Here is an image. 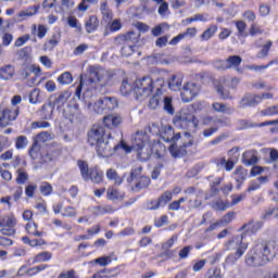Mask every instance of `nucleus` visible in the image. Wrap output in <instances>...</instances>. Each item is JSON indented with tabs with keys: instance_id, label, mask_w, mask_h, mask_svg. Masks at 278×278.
Returning a JSON list of instances; mask_svg holds the SVG:
<instances>
[{
	"instance_id": "obj_21",
	"label": "nucleus",
	"mask_w": 278,
	"mask_h": 278,
	"mask_svg": "<svg viewBox=\"0 0 278 278\" xmlns=\"http://www.w3.org/2000/svg\"><path fill=\"white\" fill-rule=\"evenodd\" d=\"M106 199L110 201H123L125 199V192H121L118 189L109 188L106 191Z\"/></svg>"
},
{
	"instance_id": "obj_44",
	"label": "nucleus",
	"mask_w": 278,
	"mask_h": 278,
	"mask_svg": "<svg viewBox=\"0 0 278 278\" xmlns=\"http://www.w3.org/2000/svg\"><path fill=\"white\" fill-rule=\"evenodd\" d=\"M51 257L52 254L50 252H41L34 257L33 264H38L40 262H49Z\"/></svg>"
},
{
	"instance_id": "obj_12",
	"label": "nucleus",
	"mask_w": 278,
	"mask_h": 278,
	"mask_svg": "<svg viewBox=\"0 0 278 278\" xmlns=\"http://www.w3.org/2000/svg\"><path fill=\"white\" fill-rule=\"evenodd\" d=\"M68 99H71V91L65 90L50 96V103L58 110H61L63 105H66Z\"/></svg>"
},
{
	"instance_id": "obj_35",
	"label": "nucleus",
	"mask_w": 278,
	"mask_h": 278,
	"mask_svg": "<svg viewBox=\"0 0 278 278\" xmlns=\"http://www.w3.org/2000/svg\"><path fill=\"white\" fill-rule=\"evenodd\" d=\"M29 103H42V96L40 94V89L35 88L29 93Z\"/></svg>"
},
{
	"instance_id": "obj_27",
	"label": "nucleus",
	"mask_w": 278,
	"mask_h": 278,
	"mask_svg": "<svg viewBox=\"0 0 278 278\" xmlns=\"http://www.w3.org/2000/svg\"><path fill=\"white\" fill-rule=\"evenodd\" d=\"M60 43V34L52 35L51 39L45 43L43 49L45 51H53L55 47Z\"/></svg>"
},
{
	"instance_id": "obj_31",
	"label": "nucleus",
	"mask_w": 278,
	"mask_h": 278,
	"mask_svg": "<svg viewBox=\"0 0 278 278\" xmlns=\"http://www.w3.org/2000/svg\"><path fill=\"white\" fill-rule=\"evenodd\" d=\"M88 179H90L92 184H101L103 181V172L90 169Z\"/></svg>"
},
{
	"instance_id": "obj_11",
	"label": "nucleus",
	"mask_w": 278,
	"mask_h": 278,
	"mask_svg": "<svg viewBox=\"0 0 278 278\" xmlns=\"http://www.w3.org/2000/svg\"><path fill=\"white\" fill-rule=\"evenodd\" d=\"M18 108L0 110V127H8L18 116Z\"/></svg>"
},
{
	"instance_id": "obj_47",
	"label": "nucleus",
	"mask_w": 278,
	"mask_h": 278,
	"mask_svg": "<svg viewBox=\"0 0 278 278\" xmlns=\"http://www.w3.org/2000/svg\"><path fill=\"white\" fill-rule=\"evenodd\" d=\"M226 62L228 63L229 65V68L231 67H237V66H240V64H242V56L240 55H230Z\"/></svg>"
},
{
	"instance_id": "obj_17",
	"label": "nucleus",
	"mask_w": 278,
	"mask_h": 278,
	"mask_svg": "<svg viewBox=\"0 0 278 278\" xmlns=\"http://www.w3.org/2000/svg\"><path fill=\"white\" fill-rule=\"evenodd\" d=\"M15 68L12 64H7L0 67V79L4 81H10L14 77Z\"/></svg>"
},
{
	"instance_id": "obj_26",
	"label": "nucleus",
	"mask_w": 278,
	"mask_h": 278,
	"mask_svg": "<svg viewBox=\"0 0 278 278\" xmlns=\"http://www.w3.org/2000/svg\"><path fill=\"white\" fill-rule=\"evenodd\" d=\"M77 166L80 170L81 177L85 181H88V177L90 175V168L88 167V162L78 160L77 161Z\"/></svg>"
},
{
	"instance_id": "obj_50",
	"label": "nucleus",
	"mask_w": 278,
	"mask_h": 278,
	"mask_svg": "<svg viewBox=\"0 0 278 278\" xmlns=\"http://www.w3.org/2000/svg\"><path fill=\"white\" fill-rule=\"evenodd\" d=\"M27 179H29V175H27V172L23 170L22 168L17 169L16 184L23 186L25 181H27Z\"/></svg>"
},
{
	"instance_id": "obj_25",
	"label": "nucleus",
	"mask_w": 278,
	"mask_h": 278,
	"mask_svg": "<svg viewBox=\"0 0 278 278\" xmlns=\"http://www.w3.org/2000/svg\"><path fill=\"white\" fill-rule=\"evenodd\" d=\"M162 103L164 112L173 116V114H175V108L173 106V98L168 96H163Z\"/></svg>"
},
{
	"instance_id": "obj_59",
	"label": "nucleus",
	"mask_w": 278,
	"mask_h": 278,
	"mask_svg": "<svg viewBox=\"0 0 278 278\" xmlns=\"http://www.w3.org/2000/svg\"><path fill=\"white\" fill-rule=\"evenodd\" d=\"M162 168H164L163 163H157L155 165V167L153 168L152 174H151L152 179H157V177H160V175L162 173Z\"/></svg>"
},
{
	"instance_id": "obj_36",
	"label": "nucleus",
	"mask_w": 278,
	"mask_h": 278,
	"mask_svg": "<svg viewBox=\"0 0 278 278\" xmlns=\"http://www.w3.org/2000/svg\"><path fill=\"white\" fill-rule=\"evenodd\" d=\"M102 99H104V104L106 106L108 112L118 108V100H116V98H114V97H103Z\"/></svg>"
},
{
	"instance_id": "obj_55",
	"label": "nucleus",
	"mask_w": 278,
	"mask_h": 278,
	"mask_svg": "<svg viewBox=\"0 0 278 278\" xmlns=\"http://www.w3.org/2000/svg\"><path fill=\"white\" fill-rule=\"evenodd\" d=\"M233 212L226 213L223 218L219 220V225L225 227V225H229L233 220Z\"/></svg>"
},
{
	"instance_id": "obj_54",
	"label": "nucleus",
	"mask_w": 278,
	"mask_h": 278,
	"mask_svg": "<svg viewBox=\"0 0 278 278\" xmlns=\"http://www.w3.org/2000/svg\"><path fill=\"white\" fill-rule=\"evenodd\" d=\"M39 190H40L41 194H43V197H49V194H51L53 192V187L49 182H43L40 186Z\"/></svg>"
},
{
	"instance_id": "obj_19",
	"label": "nucleus",
	"mask_w": 278,
	"mask_h": 278,
	"mask_svg": "<svg viewBox=\"0 0 278 278\" xmlns=\"http://www.w3.org/2000/svg\"><path fill=\"white\" fill-rule=\"evenodd\" d=\"M85 29L87 34H92V31H97L99 29V17L97 15H91L89 20L85 23Z\"/></svg>"
},
{
	"instance_id": "obj_9",
	"label": "nucleus",
	"mask_w": 278,
	"mask_h": 278,
	"mask_svg": "<svg viewBox=\"0 0 278 278\" xmlns=\"http://www.w3.org/2000/svg\"><path fill=\"white\" fill-rule=\"evenodd\" d=\"M199 92H201V85L197 83H187L182 87L180 97L184 103H190V101H192L194 97L199 96Z\"/></svg>"
},
{
	"instance_id": "obj_24",
	"label": "nucleus",
	"mask_w": 278,
	"mask_h": 278,
	"mask_svg": "<svg viewBox=\"0 0 278 278\" xmlns=\"http://www.w3.org/2000/svg\"><path fill=\"white\" fill-rule=\"evenodd\" d=\"M170 201H173V192L167 190L159 197L156 207H164Z\"/></svg>"
},
{
	"instance_id": "obj_33",
	"label": "nucleus",
	"mask_w": 278,
	"mask_h": 278,
	"mask_svg": "<svg viewBox=\"0 0 278 278\" xmlns=\"http://www.w3.org/2000/svg\"><path fill=\"white\" fill-rule=\"evenodd\" d=\"M55 106L51 104V101L48 104H43L41 106L42 116L43 118H46V121H49V118H51Z\"/></svg>"
},
{
	"instance_id": "obj_52",
	"label": "nucleus",
	"mask_w": 278,
	"mask_h": 278,
	"mask_svg": "<svg viewBox=\"0 0 278 278\" xmlns=\"http://www.w3.org/2000/svg\"><path fill=\"white\" fill-rule=\"evenodd\" d=\"M251 86L255 90H264V88L267 89V90H273V87L266 85V81H264V80L253 81V83H251Z\"/></svg>"
},
{
	"instance_id": "obj_39",
	"label": "nucleus",
	"mask_w": 278,
	"mask_h": 278,
	"mask_svg": "<svg viewBox=\"0 0 278 278\" xmlns=\"http://www.w3.org/2000/svg\"><path fill=\"white\" fill-rule=\"evenodd\" d=\"M100 10L103 15V21H112V11L108 7V0L101 3Z\"/></svg>"
},
{
	"instance_id": "obj_34",
	"label": "nucleus",
	"mask_w": 278,
	"mask_h": 278,
	"mask_svg": "<svg viewBox=\"0 0 278 278\" xmlns=\"http://www.w3.org/2000/svg\"><path fill=\"white\" fill-rule=\"evenodd\" d=\"M247 175H249V172L243 167H238L235 172V179L237 184H242L244 179H247Z\"/></svg>"
},
{
	"instance_id": "obj_62",
	"label": "nucleus",
	"mask_w": 278,
	"mask_h": 278,
	"mask_svg": "<svg viewBox=\"0 0 278 278\" xmlns=\"http://www.w3.org/2000/svg\"><path fill=\"white\" fill-rule=\"evenodd\" d=\"M15 147L16 149H25V147H27V137L25 136L17 137Z\"/></svg>"
},
{
	"instance_id": "obj_1",
	"label": "nucleus",
	"mask_w": 278,
	"mask_h": 278,
	"mask_svg": "<svg viewBox=\"0 0 278 278\" xmlns=\"http://www.w3.org/2000/svg\"><path fill=\"white\" fill-rule=\"evenodd\" d=\"M264 227V223L262 222H250L248 224H244L240 231H244L240 236L233 237L230 239L227 243V250L231 251V245H236V252L233 254H229L226 258L227 264H235L242 257L245 253V251L249 249V243L244 242V238H247V233H257L260 229Z\"/></svg>"
},
{
	"instance_id": "obj_10",
	"label": "nucleus",
	"mask_w": 278,
	"mask_h": 278,
	"mask_svg": "<svg viewBox=\"0 0 278 278\" xmlns=\"http://www.w3.org/2000/svg\"><path fill=\"white\" fill-rule=\"evenodd\" d=\"M244 262L250 267H260L266 264L264 256L260 254L255 247L252 249L250 253H248L244 257Z\"/></svg>"
},
{
	"instance_id": "obj_48",
	"label": "nucleus",
	"mask_w": 278,
	"mask_h": 278,
	"mask_svg": "<svg viewBox=\"0 0 278 278\" xmlns=\"http://www.w3.org/2000/svg\"><path fill=\"white\" fill-rule=\"evenodd\" d=\"M238 125H239V129L240 130H242V129H251L253 127H258L257 123H253V122H251L249 119H239Z\"/></svg>"
},
{
	"instance_id": "obj_32",
	"label": "nucleus",
	"mask_w": 278,
	"mask_h": 278,
	"mask_svg": "<svg viewBox=\"0 0 278 278\" xmlns=\"http://www.w3.org/2000/svg\"><path fill=\"white\" fill-rule=\"evenodd\" d=\"M273 47V41L268 40L265 45L262 46L261 51L256 54L258 60H264V58H268V53Z\"/></svg>"
},
{
	"instance_id": "obj_38",
	"label": "nucleus",
	"mask_w": 278,
	"mask_h": 278,
	"mask_svg": "<svg viewBox=\"0 0 278 278\" xmlns=\"http://www.w3.org/2000/svg\"><path fill=\"white\" fill-rule=\"evenodd\" d=\"M0 227H9V228L16 227V218L14 216H7L3 218H0Z\"/></svg>"
},
{
	"instance_id": "obj_23",
	"label": "nucleus",
	"mask_w": 278,
	"mask_h": 278,
	"mask_svg": "<svg viewBox=\"0 0 278 278\" xmlns=\"http://www.w3.org/2000/svg\"><path fill=\"white\" fill-rule=\"evenodd\" d=\"M151 185V178L147 176H137V182L135 185L136 192H140V190H144L148 186Z\"/></svg>"
},
{
	"instance_id": "obj_61",
	"label": "nucleus",
	"mask_w": 278,
	"mask_h": 278,
	"mask_svg": "<svg viewBox=\"0 0 278 278\" xmlns=\"http://www.w3.org/2000/svg\"><path fill=\"white\" fill-rule=\"evenodd\" d=\"M67 24L70 25V27H74L75 29H78L79 31H81V24H78L77 17L70 16L67 18Z\"/></svg>"
},
{
	"instance_id": "obj_46",
	"label": "nucleus",
	"mask_w": 278,
	"mask_h": 278,
	"mask_svg": "<svg viewBox=\"0 0 278 278\" xmlns=\"http://www.w3.org/2000/svg\"><path fill=\"white\" fill-rule=\"evenodd\" d=\"M46 268H49V265L47 264L38 265L36 267H31L27 269L26 275L28 277H34V275H38V273H42V270H45Z\"/></svg>"
},
{
	"instance_id": "obj_29",
	"label": "nucleus",
	"mask_w": 278,
	"mask_h": 278,
	"mask_svg": "<svg viewBox=\"0 0 278 278\" xmlns=\"http://www.w3.org/2000/svg\"><path fill=\"white\" fill-rule=\"evenodd\" d=\"M93 112H96V114H108V106L105 105V100L103 98H100L93 104Z\"/></svg>"
},
{
	"instance_id": "obj_20",
	"label": "nucleus",
	"mask_w": 278,
	"mask_h": 278,
	"mask_svg": "<svg viewBox=\"0 0 278 278\" xmlns=\"http://www.w3.org/2000/svg\"><path fill=\"white\" fill-rule=\"evenodd\" d=\"M163 99H164V96H162V89L156 90L155 94L150 99L148 106L150 108V110H157Z\"/></svg>"
},
{
	"instance_id": "obj_14",
	"label": "nucleus",
	"mask_w": 278,
	"mask_h": 278,
	"mask_svg": "<svg viewBox=\"0 0 278 278\" xmlns=\"http://www.w3.org/2000/svg\"><path fill=\"white\" fill-rule=\"evenodd\" d=\"M194 144V141L189 140L188 142H184L180 146H177V143H174L169 147V153L172 157H185V155H188V149L189 147H192Z\"/></svg>"
},
{
	"instance_id": "obj_15",
	"label": "nucleus",
	"mask_w": 278,
	"mask_h": 278,
	"mask_svg": "<svg viewBox=\"0 0 278 278\" xmlns=\"http://www.w3.org/2000/svg\"><path fill=\"white\" fill-rule=\"evenodd\" d=\"M262 98L260 94L247 93L239 102L240 108H255L260 105Z\"/></svg>"
},
{
	"instance_id": "obj_53",
	"label": "nucleus",
	"mask_w": 278,
	"mask_h": 278,
	"mask_svg": "<svg viewBox=\"0 0 278 278\" xmlns=\"http://www.w3.org/2000/svg\"><path fill=\"white\" fill-rule=\"evenodd\" d=\"M217 90V94H219L220 99H231V93L229 92V90L225 89V87H223V85H218L216 87Z\"/></svg>"
},
{
	"instance_id": "obj_28",
	"label": "nucleus",
	"mask_w": 278,
	"mask_h": 278,
	"mask_svg": "<svg viewBox=\"0 0 278 278\" xmlns=\"http://www.w3.org/2000/svg\"><path fill=\"white\" fill-rule=\"evenodd\" d=\"M242 161L245 166H253L257 162V155L251 151H245L242 155Z\"/></svg>"
},
{
	"instance_id": "obj_43",
	"label": "nucleus",
	"mask_w": 278,
	"mask_h": 278,
	"mask_svg": "<svg viewBox=\"0 0 278 278\" xmlns=\"http://www.w3.org/2000/svg\"><path fill=\"white\" fill-rule=\"evenodd\" d=\"M125 37L127 42H132V45H136L140 40V31L130 30L125 35Z\"/></svg>"
},
{
	"instance_id": "obj_58",
	"label": "nucleus",
	"mask_w": 278,
	"mask_h": 278,
	"mask_svg": "<svg viewBox=\"0 0 278 278\" xmlns=\"http://www.w3.org/2000/svg\"><path fill=\"white\" fill-rule=\"evenodd\" d=\"M121 53L124 58H129V55L134 53V46L131 45L123 46L121 49Z\"/></svg>"
},
{
	"instance_id": "obj_7",
	"label": "nucleus",
	"mask_w": 278,
	"mask_h": 278,
	"mask_svg": "<svg viewBox=\"0 0 278 278\" xmlns=\"http://www.w3.org/2000/svg\"><path fill=\"white\" fill-rule=\"evenodd\" d=\"M254 248L265 262H270L277 255V242L275 241H262L256 243Z\"/></svg>"
},
{
	"instance_id": "obj_49",
	"label": "nucleus",
	"mask_w": 278,
	"mask_h": 278,
	"mask_svg": "<svg viewBox=\"0 0 278 278\" xmlns=\"http://www.w3.org/2000/svg\"><path fill=\"white\" fill-rule=\"evenodd\" d=\"M217 30H218V26L212 25L210 28H207V29L201 35V39H202V40H210V38H212V36H214V34H216Z\"/></svg>"
},
{
	"instance_id": "obj_3",
	"label": "nucleus",
	"mask_w": 278,
	"mask_h": 278,
	"mask_svg": "<svg viewBox=\"0 0 278 278\" xmlns=\"http://www.w3.org/2000/svg\"><path fill=\"white\" fill-rule=\"evenodd\" d=\"M131 149L137 152V156L141 162H147L151 159V146H149V136L147 132H136L132 138Z\"/></svg>"
},
{
	"instance_id": "obj_40",
	"label": "nucleus",
	"mask_w": 278,
	"mask_h": 278,
	"mask_svg": "<svg viewBox=\"0 0 278 278\" xmlns=\"http://www.w3.org/2000/svg\"><path fill=\"white\" fill-rule=\"evenodd\" d=\"M58 81L61 86H68V84H73V75L70 72H65L58 77Z\"/></svg>"
},
{
	"instance_id": "obj_8",
	"label": "nucleus",
	"mask_w": 278,
	"mask_h": 278,
	"mask_svg": "<svg viewBox=\"0 0 278 278\" xmlns=\"http://www.w3.org/2000/svg\"><path fill=\"white\" fill-rule=\"evenodd\" d=\"M87 136V142L90 144V147H94L108 138V132L105 131V127L93 125L92 128L88 131Z\"/></svg>"
},
{
	"instance_id": "obj_18",
	"label": "nucleus",
	"mask_w": 278,
	"mask_h": 278,
	"mask_svg": "<svg viewBox=\"0 0 278 278\" xmlns=\"http://www.w3.org/2000/svg\"><path fill=\"white\" fill-rule=\"evenodd\" d=\"M181 84H184V76L182 75H173L172 78L168 80V87L174 92L177 90H181Z\"/></svg>"
},
{
	"instance_id": "obj_13",
	"label": "nucleus",
	"mask_w": 278,
	"mask_h": 278,
	"mask_svg": "<svg viewBox=\"0 0 278 278\" xmlns=\"http://www.w3.org/2000/svg\"><path fill=\"white\" fill-rule=\"evenodd\" d=\"M46 140H49V132L42 131L37 135L36 140L34 141L31 148L28 151L31 160L38 159V153L40 151V144L38 142H46Z\"/></svg>"
},
{
	"instance_id": "obj_60",
	"label": "nucleus",
	"mask_w": 278,
	"mask_h": 278,
	"mask_svg": "<svg viewBox=\"0 0 278 278\" xmlns=\"http://www.w3.org/2000/svg\"><path fill=\"white\" fill-rule=\"evenodd\" d=\"M29 53H31V47H25L17 52V55L21 60H27V58H29Z\"/></svg>"
},
{
	"instance_id": "obj_57",
	"label": "nucleus",
	"mask_w": 278,
	"mask_h": 278,
	"mask_svg": "<svg viewBox=\"0 0 278 278\" xmlns=\"http://www.w3.org/2000/svg\"><path fill=\"white\" fill-rule=\"evenodd\" d=\"M94 264H99V266H108V264H112L111 256H101L94 260Z\"/></svg>"
},
{
	"instance_id": "obj_63",
	"label": "nucleus",
	"mask_w": 278,
	"mask_h": 278,
	"mask_svg": "<svg viewBox=\"0 0 278 278\" xmlns=\"http://www.w3.org/2000/svg\"><path fill=\"white\" fill-rule=\"evenodd\" d=\"M29 38H31V36H29V34H26V35L17 38L14 42V47H23V45H25V42H27L29 40Z\"/></svg>"
},
{
	"instance_id": "obj_2",
	"label": "nucleus",
	"mask_w": 278,
	"mask_h": 278,
	"mask_svg": "<svg viewBox=\"0 0 278 278\" xmlns=\"http://www.w3.org/2000/svg\"><path fill=\"white\" fill-rule=\"evenodd\" d=\"M164 84V78L153 80L151 76H143L142 78L135 80L134 94H136V99H140V97H149L153 90H162Z\"/></svg>"
},
{
	"instance_id": "obj_5",
	"label": "nucleus",
	"mask_w": 278,
	"mask_h": 278,
	"mask_svg": "<svg viewBox=\"0 0 278 278\" xmlns=\"http://www.w3.org/2000/svg\"><path fill=\"white\" fill-rule=\"evenodd\" d=\"M94 147L100 157H110V155L114 154V151L121 149L118 143H113L112 132H108L106 138L96 143Z\"/></svg>"
},
{
	"instance_id": "obj_16",
	"label": "nucleus",
	"mask_w": 278,
	"mask_h": 278,
	"mask_svg": "<svg viewBox=\"0 0 278 278\" xmlns=\"http://www.w3.org/2000/svg\"><path fill=\"white\" fill-rule=\"evenodd\" d=\"M123 123V117L121 115L114 113V114H109L103 117V125L106 127V129H116L118 125Z\"/></svg>"
},
{
	"instance_id": "obj_6",
	"label": "nucleus",
	"mask_w": 278,
	"mask_h": 278,
	"mask_svg": "<svg viewBox=\"0 0 278 278\" xmlns=\"http://www.w3.org/2000/svg\"><path fill=\"white\" fill-rule=\"evenodd\" d=\"M112 76L108 74L104 70L97 66H89V84H100V86H109Z\"/></svg>"
},
{
	"instance_id": "obj_41",
	"label": "nucleus",
	"mask_w": 278,
	"mask_h": 278,
	"mask_svg": "<svg viewBox=\"0 0 278 278\" xmlns=\"http://www.w3.org/2000/svg\"><path fill=\"white\" fill-rule=\"evenodd\" d=\"M119 90L124 97H127L128 94H131V92H134V85L129 84V81L125 79L123 80Z\"/></svg>"
},
{
	"instance_id": "obj_30",
	"label": "nucleus",
	"mask_w": 278,
	"mask_h": 278,
	"mask_svg": "<svg viewBox=\"0 0 278 278\" xmlns=\"http://www.w3.org/2000/svg\"><path fill=\"white\" fill-rule=\"evenodd\" d=\"M38 10H40V4L28 7L26 10L20 11L17 16L20 18H23V16H36V14H38Z\"/></svg>"
},
{
	"instance_id": "obj_37",
	"label": "nucleus",
	"mask_w": 278,
	"mask_h": 278,
	"mask_svg": "<svg viewBox=\"0 0 278 278\" xmlns=\"http://www.w3.org/2000/svg\"><path fill=\"white\" fill-rule=\"evenodd\" d=\"M211 207L212 210H215V212H225V210L229 207V202H225L223 200H216V201H213Z\"/></svg>"
},
{
	"instance_id": "obj_51",
	"label": "nucleus",
	"mask_w": 278,
	"mask_h": 278,
	"mask_svg": "<svg viewBox=\"0 0 278 278\" xmlns=\"http://www.w3.org/2000/svg\"><path fill=\"white\" fill-rule=\"evenodd\" d=\"M213 66L217 71H227V68H229V63L227 60H216L213 62Z\"/></svg>"
},
{
	"instance_id": "obj_4",
	"label": "nucleus",
	"mask_w": 278,
	"mask_h": 278,
	"mask_svg": "<svg viewBox=\"0 0 278 278\" xmlns=\"http://www.w3.org/2000/svg\"><path fill=\"white\" fill-rule=\"evenodd\" d=\"M173 123L177 129H185V131H194L199 127V118L188 109H182L176 113Z\"/></svg>"
},
{
	"instance_id": "obj_42",
	"label": "nucleus",
	"mask_w": 278,
	"mask_h": 278,
	"mask_svg": "<svg viewBox=\"0 0 278 278\" xmlns=\"http://www.w3.org/2000/svg\"><path fill=\"white\" fill-rule=\"evenodd\" d=\"M162 138L165 142H173V140H175V130L173 127L167 126L162 134Z\"/></svg>"
},
{
	"instance_id": "obj_45",
	"label": "nucleus",
	"mask_w": 278,
	"mask_h": 278,
	"mask_svg": "<svg viewBox=\"0 0 278 278\" xmlns=\"http://www.w3.org/2000/svg\"><path fill=\"white\" fill-rule=\"evenodd\" d=\"M26 231L27 233H30L31 236H36L37 238H40L42 236V231H38V224H27L26 225Z\"/></svg>"
},
{
	"instance_id": "obj_56",
	"label": "nucleus",
	"mask_w": 278,
	"mask_h": 278,
	"mask_svg": "<svg viewBox=\"0 0 278 278\" xmlns=\"http://www.w3.org/2000/svg\"><path fill=\"white\" fill-rule=\"evenodd\" d=\"M236 27L238 29V36H247V34L244 33L247 29V23L244 21H237Z\"/></svg>"
},
{
	"instance_id": "obj_64",
	"label": "nucleus",
	"mask_w": 278,
	"mask_h": 278,
	"mask_svg": "<svg viewBox=\"0 0 278 278\" xmlns=\"http://www.w3.org/2000/svg\"><path fill=\"white\" fill-rule=\"evenodd\" d=\"M58 278H77L75 275V269L68 270L67 273L63 271L61 273Z\"/></svg>"
},
{
	"instance_id": "obj_22",
	"label": "nucleus",
	"mask_w": 278,
	"mask_h": 278,
	"mask_svg": "<svg viewBox=\"0 0 278 278\" xmlns=\"http://www.w3.org/2000/svg\"><path fill=\"white\" fill-rule=\"evenodd\" d=\"M212 109L219 114H233V109L225 103L214 102Z\"/></svg>"
}]
</instances>
